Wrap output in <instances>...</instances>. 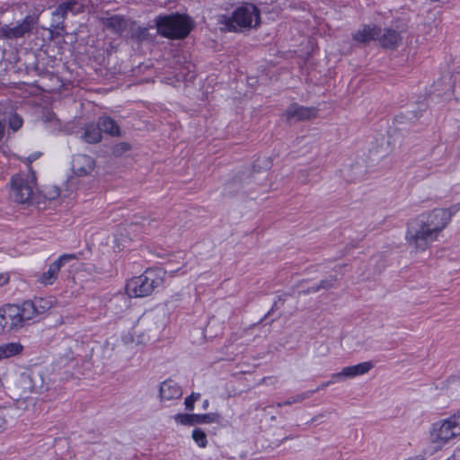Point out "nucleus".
I'll return each instance as SVG.
<instances>
[{"instance_id":"nucleus-1","label":"nucleus","mask_w":460,"mask_h":460,"mask_svg":"<svg viewBox=\"0 0 460 460\" xmlns=\"http://www.w3.org/2000/svg\"><path fill=\"white\" fill-rule=\"evenodd\" d=\"M53 306L50 298L35 297L21 304H6L0 306V335L15 333L30 321L47 313Z\"/></svg>"},{"instance_id":"nucleus-2","label":"nucleus","mask_w":460,"mask_h":460,"mask_svg":"<svg viewBox=\"0 0 460 460\" xmlns=\"http://www.w3.org/2000/svg\"><path fill=\"white\" fill-rule=\"evenodd\" d=\"M448 224V212L434 208L408 222L405 239L416 249L426 250Z\"/></svg>"},{"instance_id":"nucleus-3","label":"nucleus","mask_w":460,"mask_h":460,"mask_svg":"<svg viewBox=\"0 0 460 460\" xmlns=\"http://www.w3.org/2000/svg\"><path fill=\"white\" fill-rule=\"evenodd\" d=\"M157 33L169 40H183L192 31L194 22L187 14L173 13L155 19Z\"/></svg>"},{"instance_id":"nucleus-4","label":"nucleus","mask_w":460,"mask_h":460,"mask_svg":"<svg viewBox=\"0 0 460 460\" xmlns=\"http://www.w3.org/2000/svg\"><path fill=\"white\" fill-rule=\"evenodd\" d=\"M261 22V12L252 3H244L237 7L231 16H222L220 23L222 30L227 31L240 32L244 29L259 26Z\"/></svg>"},{"instance_id":"nucleus-5","label":"nucleus","mask_w":460,"mask_h":460,"mask_svg":"<svg viewBox=\"0 0 460 460\" xmlns=\"http://www.w3.org/2000/svg\"><path fill=\"white\" fill-rule=\"evenodd\" d=\"M163 282L162 270L148 269L143 274L132 278L127 284L128 296L144 297L151 295Z\"/></svg>"},{"instance_id":"nucleus-6","label":"nucleus","mask_w":460,"mask_h":460,"mask_svg":"<svg viewBox=\"0 0 460 460\" xmlns=\"http://www.w3.org/2000/svg\"><path fill=\"white\" fill-rule=\"evenodd\" d=\"M11 198L21 204H40L39 197L34 192V174H17L12 177Z\"/></svg>"},{"instance_id":"nucleus-7","label":"nucleus","mask_w":460,"mask_h":460,"mask_svg":"<svg viewBox=\"0 0 460 460\" xmlns=\"http://www.w3.org/2000/svg\"><path fill=\"white\" fill-rule=\"evenodd\" d=\"M460 435V411L447 419L432 424L430 437L433 443L447 444Z\"/></svg>"},{"instance_id":"nucleus-8","label":"nucleus","mask_w":460,"mask_h":460,"mask_svg":"<svg viewBox=\"0 0 460 460\" xmlns=\"http://www.w3.org/2000/svg\"><path fill=\"white\" fill-rule=\"evenodd\" d=\"M38 22V17L34 15H26L22 21L16 25L5 24L0 26L1 40H16L30 34Z\"/></svg>"},{"instance_id":"nucleus-9","label":"nucleus","mask_w":460,"mask_h":460,"mask_svg":"<svg viewBox=\"0 0 460 460\" xmlns=\"http://www.w3.org/2000/svg\"><path fill=\"white\" fill-rule=\"evenodd\" d=\"M42 385V379L37 374L31 371L20 374L14 383V389L18 399H26L29 394L37 391Z\"/></svg>"},{"instance_id":"nucleus-10","label":"nucleus","mask_w":460,"mask_h":460,"mask_svg":"<svg viewBox=\"0 0 460 460\" xmlns=\"http://www.w3.org/2000/svg\"><path fill=\"white\" fill-rule=\"evenodd\" d=\"M74 259H75V254L61 255L49 265L47 271L39 275L37 281L44 286L52 285L57 280L61 267Z\"/></svg>"},{"instance_id":"nucleus-11","label":"nucleus","mask_w":460,"mask_h":460,"mask_svg":"<svg viewBox=\"0 0 460 460\" xmlns=\"http://www.w3.org/2000/svg\"><path fill=\"white\" fill-rule=\"evenodd\" d=\"M219 418V414L214 412L205 414L178 413L174 416L175 421L181 425L214 423L218 422Z\"/></svg>"},{"instance_id":"nucleus-12","label":"nucleus","mask_w":460,"mask_h":460,"mask_svg":"<svg viewBox=\"0 0 460 460\" xmlns=\"http://www.w3.org/2000/svg\"><path fill=\"white\" fill-rule=\"evenodd\" d=\"M284 115L288 121L292 119L296 121L306 120L316 117L317 109L314 107H305L297 103H292L286 110Z\"/></svg>"},{"instance_id":"nucleus-13","label":"nucleus","mask_w":460,"mask_h":460,"mask_svg":"<svg viewBox=\"0 0 460 460\" xmlns=\"http://www.w3.org/2000/svg\"><path fill=\"white\" fill-rule=\"evenodd\" d=\"M95 168L94 159L87 155L77 154L72 159V170L77 176L89 175Z\"/></svg>"},{"instance_id":"nucleus-14","label":"nucleus","mask_w":460,"mask_h":460,"mask_svg":"<svg viewBox=\"0 0 460 460\" xmlns=\"http://www.w3.org/2000/svg\"><path fill=\"white\" fill-rule=\"evenodd\" d=\"M373 367L374 365L370 361L361 362L354 366L345 367L341 369V372L332 374V378L341 380L346 378H353L368 373L373 368Z\"/></svg>"},{"instance_id":"nucleus-15","label":"nucleus","mask_w":460,"mask_h":460,"mask_svg":"<svg viewBox=\"0 0 460 460\" xmlns=\"http://www.w3.org/2000/svg\"><path fill=\"white\" fill-rule=\"evenodd\" d=\"M77 3V0H69L58 4L52 13L53 23L51 24V27L55 30L63 31L65 29L64 23L67 13L72 12Z\"/></svg>"},{"instance_id":"nucleus-16","label":"nucleus","mask_w":460,"mask_h":460,"mask_svg":"<svg viewBox=\"0 0 460 460\" xmlns=\"http://www.w3.org/2000/svg\"><path fill=\"white\" fill-rule=\"evenodd\" d=\"M160 399L162 401H172L181 397V386L172 379L164 381L160 385Z\"/></svg>"},{"instance_id":"nucleus-17","label":"nucleus","mask_w":460,"mask_h":460,"mask_svg":"<svg viewBox=\"0 0 460 460\" xmlns=\"http://www.w3.org/2000/svg\"><path fill=\"white\" fill-rule=\"evenodd\" d=\"M380 34V28L376 26L364 25L361 29L356 31L352 38L355 41L367 44L372 40H377Z\"/></svg>"},{"instance_id":"nucleus-18","label":"nucleus","mask_w":460,"mask_h":460,"mask_svg":"<svg viewBox=\"0 0 460 460\" xmlns=\"http://www.w3.org/2000/svg\"><path fill=\"white\" fill-rule=\"evenodd\" d=\"M129 306V298L125 294H116L113 296L108 305V310L114 315H119Z\"/></svg>"},{"instance_id":"nucleus-19","label":"nucleus","mask_w":460,"mask_h":460,"mask_svg":"<svg viewBox=\"0 0 460 460\" xmlns=\"http://www.w3.org/2000/svg\"><path fill=\"white\" fill-rule=\"evenodd\" d=\"M402 38L398 31L393 29H386L384 33L379 34L377 40L385 49H395Z\"/></svg>"},{"instance_id":"nucleus-20","label":"nucleus","mask_w":460,"mask_h":460,"mask_svg":"<svg viewBox=\"0 0 460 460\" xmlns=\"http://www.w3.org/2000/svg\"><path fill=\"white\" fill-rule=\"evenodd\" d=\"M97 125L102 132H104L112 137L120 136V128L117 122L108 116H101L98 119Z\"/></svg>"},{"instance_id":"nucleus-21","label":"nucleus","mask_w":460,"mask_h":460,"mask_svg":"<svg viewBox=\"0 0 460 460\" xmlns=\"http://www.w3.org/2000/svg\"><path fill=\"white\" fill-rule=\"evenodd\" d=\"M23 346L20 342H7L0 345V360L10 358L22 353Z\"/></svg>"},{"instance_id":"nucleus-22","label":"nucleus","mask_w":460,"mask_h":460,"mask_svg":"<svg viewBox=\"0 0 460 460\" xmlns=\"http://www.w3.org/2000/svg\"><path fill=\"white\" fill-rule=\"evenodd\" d=\"M102 23L107 29L118 34L122 33L127 28L125 19L120 15H112L105 18Z\"/></svg>"},{"instance_id":"nucleus-23","label":"nucleus","mask_w":460,"mask_h":460,"mask_svg":"<svg viewBox=\"0 0 460 460\" xmlns=\"http://www.w3.org/2000/svg\"><path fill=\"white\" fill-rule=\"evenodd\" d=\"M82 138L89 144L99 143L102 140V133L99 127L94 125L86 126Z\"/></svg>"},{"instance_id":"nucleus-24","label":"nucleus","mask_w":460,"mask_h":460,"mask_svg":"<svg viewBox=\"0 0 460 460\" xmlns=\"http://www.w3.org/2000/svg\"><path fill=\"white\" fill-rule=\"evenodd\" d=\"M60 195V190L58 186L54 184H47L44 185L39 193H37V196L39 197V201L40 202V199L46 200H55L58 199Z\"/></svg>"},{"instance_id":"nucleus-25","label":"nucleus","mask_w":460,"mask_h":460,"mask_svg":"<svg viewBox=\"0 0 460 460\" xmlns=\"http://www.w3.org/2000/svg\"><path fill=\"white\" fill-rule=\"evenodd\" d=\"M314 394V391H306L305 393L292 396L283 402H278L277 407L288 406L293 403L301 402L305 399H308Z\"/></svg>"},{"instance_id":"nucleus-26","label":"nucleus","mask_w":460,"mask_h":460,"mask_svg":"<svg viewBox=\"0 0 460 460\" xmlns=\"http://www.w3.org/2000/svg\"><path fill=\"white\" fill-rule=\"evenodd\" d=\"M192 438L200 447H206L208 444L206 433L199 428H196L192 431Z\"/></svg>"},{"instance_id":"nucleus-27","label":"nucleus","mask_w":460,"mask_h":460,"mask_svg":"<svg viewBox=\"0 0 460 460\" xmlns=\"http://www.w3.org/2000/svg\"><path fill=\"white\" fill-rule=\"evenodd\" d=\"M131 149V146L127 142H119L112 146L111 152L115 156H120Z\"/></svg>"},{"instance_id":"nucleus-28","label":"nucleus","mask_w":460,"mask_h":460,"mask_svg":"<svg viewBox=\"0 0 460 460\" xmlns=\"http://www.w3.org/2000/svg\"><path fill=\"white\" fill-rule=\"evenodd\" d=\"M200 398V394L192 393L190 396L185 398L184 404L186 410L192 411L194 409V403Z\"/></svg>"},{"instance_id":"nucleus-29","label":"nucleus","mask_w":460,"mask_h":460,"mask_svg":"<svg viewBox=\"0 0 460 460\" xmlns=\"http://www.w3.org/2000/svg\"><path fill=\"white\" fill-rule=\"evenodd\" d=\"M336 281L337 278L335 276H332L330 279L321 280L319 284H317L319 287V291L321 289H330L334 288Z\"/></svg>"},{"instance_id":"nucleus-30","label":"nucleus","mask_w":460,"mask_h":460,"mask_svg":"<svg viewBox=\"0 0 460 460\" xmlns=\"http://www.w3.org/2000/svg\"><path fill=\"white\" fill-rule=\"evenodd\" d=\"M9 125L13 130H18L22 125V119L19 115L13 114L10 116Z\"/></svg>"},{"instance_id":"nucleus-31","label":"nucleus","mask_w":460,"mask_h":460,"mask_svg":"<svg viewBox=\"0 0 460 460\" xmlns=\"http://www.w3.org/2000/svg\"><path fill=\"white\" fill-rule=\"evenodd\" d=\"M7 408H0V430L3 429L6 424Z\"/></svg>"},{"instance_id":"nucleus-32","label":"nucleus","mask_w":460,"mask_h":460,"mask_svg":"<svg viewBox=\"0 0 460 460\" xmlns=\"http://www.w3.org/2000/svg\"><path fill=\"white\" fill-rule=\"evenodd\" d=\"M441 210L448 212V214H449V222H450L451 221V217H453V215H455L456 213H457L460 210V203L454 204V205H452L448 208H441Z\"/></svg>"},{"instance_id":"nucleus-33","label":"nucleus","mask_w":460,"mask_h":460,"mask_svg":"<svg viewBox=\"0 0 460 460\" xmlns=\"http://www.w3.org/2000/svg\"><path fill=\"white\" fill-rule=\"evenodd\" d=\"M339 379H331L330 381H327V382H324V383H322L316 389H314V393L315 392H318L320 390H323L325 389L326 387H328L331 384L334 383L335 381H338Z\"/></svg>"},{"instance_id":"nucleus-34","label":"nucleus","mask_w":460,"mask_h":460,"mask_svg":"<svg viewBox=\"0 0 460 460\" xmlns=\"http://www.w3.org/2000/svg\"><path fill=\"white\" fill-rule=\"evenodd\" d=\"M9 275L7 273H0V288L5 286L9 282Z\"/></svg>"},{"instance_id":"nucleus-35","label":"nucleus","mask_w":460,"mask_h":460,"mask_svg":"<svg viewBox=\"0 0 460 460\" xmlns=\"http://www.w3.org/2000/svg\"><path fill=\"white\" fill-rule=\"evenodd\" d=\"M318 291H319V287L317 285H315V286H312V287L308 288L305 290L301 291V293H303L304 295H307L310 293H316Z\"/></svg>"},{"instance_id":"nucleus-36","label":"nucleus","mask_w":460,"mask_h":460,"mask_svg":"<svg viewBox=\"0 0 460 460\" xmlns=\"http://www.w3.org/2000/svg\"><path fill=\"white\" fill-rule=\"evenodd\" d=\"M423 453H424V455H423V456L421 455V456H415V457H414V460H424V459H425V457H426L425 456H426V455H429V456H430V455H432V454H433V451H432V450H428V449H426V450H424V452H423Z\"/></svg>"},{"instance_id":"nucleus-37","label":"nucleus","mask_w":460,"mask_h":460,"mask_svg":"<svg viewBox=\"0 0 460 460\" xmlns=\"http://www.w3.org/2000/svg\"><path fill=\"white\" fill-rule=\"evenodd\" d=\"M453 458L455 460H460V447L456 448L453 453Z\"/></svg>"},{"instance_id":"nucleus-38","label":"nucleus","mask_w":460,"mask_h":460,"mask_svg":"<svg viewBox=\"0 0 460 460\" xmlns=\"http://www.w3.org/2000/svg\"><path fill=\"white\" fill-rule=\"evenodd\" d=\"M208 404H209L208 400V399L204 400V401H203V403H202V407H203V409H205V410H206V409L208 407Z\"/></svg>"},{"instance_id":"nucleus-39","label":"nucleus","mask_w":460,"mask_h":460,"mask_svg":"<svg viewBox=\"0 0 460 460\" xmlns=\"http://www.w3.org/2000/svg\"><path fill=\"white\" fill-rule=\"evenodd\" d=\"M277 301L274 303L273 306L271 307V309L268 312L267 315H269L273 310L275 307H277Z\"/></svg>"},{"instance_id":"nucleus-40","label":"nucleus","mask_w":460,"mask_h":460,"mask_svg":"<svg viewBox=\"0 0 460 460\" xmlns=\"http://www.w3.org/2000/svg\"><path fill=\"white\" fill-rule=\"evenodd\" d=\"M278 301H279V302H282V304H283V303H284V301H285V299H284V298H282L281 296H279Z\"/></svg>"}]
</instances>
